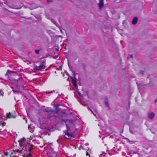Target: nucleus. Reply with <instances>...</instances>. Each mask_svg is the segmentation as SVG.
I'll return each mask as SVG.
<instances>
[{"label":"nucleus","instance_id":"6e6552de","mask_svg":"<svg viewBox=\"0 0 157 157\" xmlns=\"http://www.w3.org/2000/svg\"><path fill=\"white\" fill-rule=\"evenodd\" d=\"M99 3L98 4L99 7L100 9L102 8L104 6V3L103 0H99Z\"/></svg>","mask_w":157,"mask_h":157},{"label":"nucleus","instance_id":"39448f33","mask_svg":"<svg viewBox=\"0 0 157 157\" xmlns=\"http://www.w3.org/2000/svg\"><path fill=\"white\" fill-rule=\"evenodd\" d=\"M45 67V66L43 64H42L38 66H36L35 67L34 69L35 70L40 71L42 69H44Z\"/></svg>","mask_w":157,"mask_h":157},{"label":"nucleus","instance_id":"c756f323","mask_svg":"<svg viewBox=\"0 0 157 157\" xmlns=\"http://www.w3.org/2000/svg\"><path fill=\"white\" fill-rule=\"evenodd\" d=\"M106 99L107 100L108 99V98H106Z\"/></svg>","mask_w":157,"mask_h":157},{"label":"nucleus","instance_id":"cd10ccee","mask_svg":"<svg viewBox=\"0 0 157 157\" xmlns=\"http://www.w3.org/2000/svg\"><path fill=\"white\" fill-rule=\"evenodd\" d=\"M78 93V94H79V95H80V93Z\"/></svg>","mask_w":157,"mask_h":157},{"label":"nucleus","instance_id":"b1692460","mask_svg":"<svg viewBox=\"0 0 157 157\" xmlns=\"http://www.w3.org/2000/svg\"><path fill=\"white\" fill-rule=\"evenodd\" d=\"M130 57L131 58H133V55H131L130 56Z\"/></svg>","mask_w":157,"mask_h":157},{"label":"nucleus","instance_id":"c85d7f7f","mask_svg":"<svg viewBox=\"0 0 157 157\" xmlns=\"http://www.w3.org/2000/svg\"><path fill=\"white\" fill-rule=\"evenodd\" d=\"M1 128H0V132H1Z\"/></svg>","mask_w":157,"mask_h":157},{"label":"nucleus","instance_id":"a211bd4d","mask_svg":"<svg viewBox=\"0 0 157 157\" xmlns=\"http://www.w3.org/2000/svg\"><path fill=\"white\" fill-rule=\"evenodd\" d=\"M105 104L108 107H109V105L108 103V102L107 101H105Z\"/></svg>","mask_w":157,"mask_h":157},{"label":"nucleus","instance_id":"412c9836","mask_svg":"<svg viewBox=\"0 0 157 157\" xmlns=\"http://www.w3.org/2000/svg\"><path fill=\"white\" fill-rule=\"evenodd\" d=\"M144 72V71H141L140 72V73L142 75H143Z\"/></svg>","mask_w":157,"mask_h":157},{"label":"nucleus","instance_id":"dca6fc26","mask_svg":"<svg viewBox=\"0 0 157 157\" xmlns=\"http://www.w3.org/2000/svg\"><path fill=\"white\" fill-rule=\"evenodd\" d=\"M55 91H56L55 90H53V91H49V92L47 91L46 92V93L47 94H50V93H52L53 92H55Z\"/></svg>","mask_w":157,"mask_h":157},{"label":"nucleus","instance_id":"bb28decb","mask_svg":"<svg viewBox=\"0 0 157 157\" xmlns=\"http://www.w3.org/2000/svg\"><path fill=\"white\" fill-rule=\"evenodd\" d=\"M50 117H51L50 116V115H48V118H50Z\"/></svg>","mask_w":157,"mask_h":157},{"label":"nucleus","instance_id":"2eb2a0df","mask_svg":"<svg viewBox=\"0 0 157 157\" xmlns=\"http://www.w3.org/2000/svg\"><path fill=\"white\" fill-rule=\"evenodd\" d=\"M66 126L67 128V130L66 131V132H68L69 130H70V128L68 127L67 125L66 124Z\"/></svg>","mask_w":157,"mask_h":157},{"label":"nucleus","instance_id":"4468645a","mask_svg":"<svg viewBox=\"0 0 157 157\" xmlns=\"http://www.w3.org/2000/svg\"><path fill=\"white\" fill-rule=\"evenodd\" d=\"M86 156H89V157H91V155L89 154V153L88 152H87L86 151Z\"/></svg>","mask_w":157,"mask_h":157},{"label":"nucleus","instance_id":"f03ea898","mask_svg":"<svg viewBox=\"0 0 157 157\" xmlns=\"http://www.w3.org/2000/svg\"><path fill=\"white\" fill-rule=\"evenodd\" d=\"M12 71L8 70L5 74V75L6 77H7L9 80L12 81H15L17 82L18 80V79H16L17 76L12 75Z\"/></svg>","mask_w":157,"mask_h":157},{"label":"nucleus","instance_id":"4be33fe9","mask_svg":"<svg viewBox=\"0 0 157 157\" xmlns=\"http://www.w3.org/2000/svg\"><path fill=\"white\" fill-rule=\"evenodd\" d=\"M62 121H64V122H66V121H68V120L67 119H66V120H62Z\"/></svg>","mask_w":157,"mask_h":157},{"label":"nucleus","instance_id":"20e7f679","mask_svg":"<svg viewBox=\"0 0 157 157\" xmlns=\"http://www.w3.org/2000/svg\"><path fill=\"white\" fill-rule=\"evenodd\" d=\"M6 117L8 118H16V116L14 113L9 112L8 113H7Z\"/></svg>","mask_w":157,"mask_h":157},{"label":"nucleus","instance_id":"a878e982","mask_svg":"<svg viewBox=\"0 0 157 157\" xmlns=\"http://www.w3.org/2000/svg\"><path fill=\"white\" fill-rule=\"evenodd\" d=\"M157 102V99H156L155 100V102L156 103Z\"/></svg>","mask_w":157,"mask_h":157},{"label":"nucleus","instance_id":"ddd939ff","mask_svg":"<svg viewBox=\"0 0 157 157\" xmlns=\"http://www.w3.org/2000/svg\"><path fill=\"white\" fill-rule=\"evenodd\" d=\"M44 111H46V112H47L48 113H49V112H54V111L53 110H50L49 111H48L47 110L44 109Z\"/></svg>","mask_w":157,"mask_h":157},{"label":"nucleus","instance_id":"aec40b11","mask_svg":"<svg viewBox=\"0 0 157 157\" xmlns=\"http://www.w3.org/2000/svg\"><path fill=\"white\" fill-rule=\"evenodd\" d=\"M4 155H6V156H7L8 155V152H5Z\"/></svg>","mask_w":157,"mask_h":157},{"label":"nucleus","instance_id":"6ab92c4d","mask_svg":"<svg viewBox=\"0 0 157 157\" xmlns=\"http://www.w3.org/2000/svg\"><path fill=\"white\" fill-rule=\"evenodd\" d=\"M51 21L54 24H56V22L53 20L52 19H51Z\"/></svg>","mask_w":157,"mask_h":157},{"label":"nucleus","instance_id":"1a4fd4ad","mask_svg":"<svg viewBox=\"0 0 157 157\" xmlns=\"http://www.w3.org/2000/svg\"><path fill=\"white\" fill-rule=\"evenodd\" d=\"M138 17H135L134 18L132 21V24L133 25H136L137 22Z\"/></svg>","mask_w":157,"mask_h":157},{"label":"nucleus","instance_id":"5701e85b","mask_svg":"<svg viewBox=\"0 0 157 157\" xmlns=\"http://www.w3.org/2000/svg\"><path fill=\"white\" fill-rule=\"evenodd\" d=\"M52 2V1L51 0H47V2Z\"/></svg>","mask_w":157,"mask_h":157},{"label":"nucleus","instance_id":"f3484780","mask_svg":"<svg viewBox=\"0 0 157 157\" xmlns=\"http://www.w3.org/2000/svg\"><path fill=\"white\" fill-rule=\"evenodd\" d=\"M35 53L37 54H38L39 53V50L36 49L35 50Z\"/></svg>","mask_w":157,"mask_h":157},{"label":"nucleus","instance_id":"f257e3e1","mask_svg":"<svg viewBox=\"0 0 157 157\" xmlns=\"http://www.w3.org/2000/svg\"><path fill=\"white\" fill-rule=\"evenodd\" d=\"M18 146L16 143L13 145V150L17 152L18 155L23 157H31L30 153L34 146L32 144L28 142L26 139L23 137L18 140Z\"/></svg>","mask_w":157,"mask_h":157},{"label":"nucleus","instance_id":"9d476101","mask_svg":"<svg viewBox=\"0 0 157 157\" xmlns=\"http://www.w3.org/2000/svg\"><path fill=\"white\" fill-rule=\"evenodd\" d=\"M155 115V114L153 113H151L148 114V117L149 118L152 119L154 118Z\"/></svg>","mask_w":157,"mask_h":157},{"label":"nucleus","instance_id":"423d86ee","mask_svg":"<svg viewBox=\"0 0 157 157\" xmlns=\"http://www.w3.org/2000/svg\"><path fill=\"white\" fill-rule=\"evenodd\" d=\"M64 132L65 133V135H63V136L66 138L68 139L73 137L72 135L69 133L68 132H66V131H65Z\"/></svg>","mask_w":157,"mask_h":157},{"label":"nucleus","instance_id":"0eeeda50","mask_svg":"<svg viewBox=\"0 0 157 157\" xmlns=\"http://www.w3.org/2000/svg\"><path fill=\"white\" fill-rule=\"evenodd\" d=\"M71 82L72 84H73V86L74 87H76L77 86V82H76V79L75 77L74 76L73 77H71Z\"/></svg>","mask_w":157,"mask_h":157},{"label":"nucleus","instance_id":"393cba45","mask_svg":"<svg viewBox=\"0 0 157 157\" xmlns=\"http://www.w3.org/2000/svg\"><path fill=\"white\" fill-rule=\"evenodd\" d=\"M59 68L60 69H61H61H62V66H59Z\"/></svg>","mask_w":157,"mask_h":157},{"label":"nucleus","instance_id":"9b49d317","mask_svg":"<svg viewBox=\"0 0 157 157\" xmlns=\"http://www.w3.org/2000/svg\"><path fill=\"white\" fill-rule=\"evenodd\" d=\"M17 153V152L16 151H14V150H13V151L11 153H10V155L11 157H13L15 156L16 155Z\"/></svg>","mask_w":157,"mask_h":157},{"label":"nucleus","instance_id":"7c9ffc66","mask_svg":"<svg viewBox=\"0 0 157 157\" xmlns=\"http://www.w3.org/2000/svg\"><path fill=\"white\" fill-rule=\"evenodd\" d=\"M13 91H14L13 90Z\"/></svg>","mask_w":157,"mask_h":157},{"label":"nucleus","instance_id":"f8f14e48","mask_svg":"<svg viewBox=\"0 0 157 157\" xmlns=\"http://www.w3.org/2000/svg\"><path fill=\"white\" fill-rule=\"evenodd\" d=\"M6 124V123L4 122H0V126L1 125L2 127H3L4 126H5Z\"/></svg>","mask_w":157,"mask_h":157},{"label":"nucleus","instance_id":"7ed1b4c3","mask_svg":"<svg viewBox=\"0 0 157 157\" xmlns=\"http://www.w3.org/2000/svg\"><path fill=\"white\" fill-rule=\"evenodd\" d=\"M48 155L49 157H56V153L53 151H49L48 152Z\"/></svg>","mask_w":157,"mask_h":157}]
</instances>
